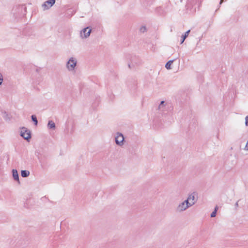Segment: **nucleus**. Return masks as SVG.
<instances>
[{
	"label": "nucleus",
	"instance_id": "1",
	"mask_svg": "<svg viewBox=\"0 0 248 248\" xmlns=\"http://www.w3.org/2000/svg\"><path fill=\"white\" fill-rule=\"evenodd\" d=\"M195 202H189L187 201H185L184 202L180 203L176 208L177 212H181L185 211L189 207L192 206L195 204Z\"/></svg>",
	"mask_w": 248,
	"mask_h": 248
},
{
	"label": "nucleus",
	"instance_id": "2",
	"mask_svg": "<svg viewBox=\"0 0 248 248\" xmlns=\"http://www.w3.org/2000/svg\"><path fill=\"white\" fill-rule=\"evenodd\" d=\"M202 1L203 0H188L187 6L188 8L190 7L194 8L195 10L197 7L199 9Z\"/></svg>",
	"mask_w": 248,
	"mask_h": 248
},
{
	"label": "nucleus",
	"instance_id": "3",
	"mask_svg": "<svg viewBox=\"0 0 248 248\" xmlns=\"http://www.w3.org/2000/svg\"><path fill=\"white\" fill-rule=\"evenodd\" d=\"M20 136L25 140H29L31 138V131L25 127L21 129Z\"/></svg>",
	"mask_w": 248,
	"mask_h": 248
},
{
	"label": "nucleus",
	"instance_id": "4",
	"mask_svg": "<svg viewBox=\"0 0 248 248\" xmlns=\"http://www.w3.org/2000/svg\"><path fill=\"white\" fill-rule=\"evenodd\" d=\"M77 60L76 59L71 57L67 62L66 67L69 71H72L74 69L77 65Z\"/></svg>",
	"mask_w": 248,
	"mask_h": 248
},
{
	"label": "nucleus",
	"instance_id": "5",
	"mask_svg": "<svg viewBox=\"0 0 248 248\" xmlns=\"http://www.w3.org/2000/svg\"><path fill=\"white\" fill-rule=\"evenodd\" d=\"M92 29L89 27L83 29L80 32V36L82 38H87L91 34Z\"/></svg>",
	"mask_w": 248,
	"mask_h": 248
},
{
	"label": "nucleus",
	"instance_id": "6",
	"mask_svg": "<svg viewBox=\"0 0 248 248\" xmlns=\"http://www.w3.org/2000/svg\"><path fill=\"white\" fill-rule=\"evenodd\" d=\"M124 140V138L122 134L117 133V136L115 137V142L118 145H122L123 144V141Z\"/></svg>",
	"mask_w": 248,
	"mask_h": 248
},
{
	"label": "nucleus",
	"instance_id": "7",
	"mask_svg": "<svg viewBox=\"0 0 248 248\" xmlns=\"http://www.w3.org/2000/svg\"><path fill=\"white\" fill-rule=\"evenodd\" d=\"M55 3V0H48L45 1L42 5L44 10L49 9Z\"/></svg>",
	"mask_w": 248,
	"mask_h": 248
},
{
	"label": "nucleus",
	"instance_id": "8",
	"mask_svg": "<svg viewBox=\"0 0 248 248\" xmlns=\"http://www.w3.org/2000/svg\"><path fill=\"white\" fill-rule=\"evenodd\" d=\"M12 174L14 180L19 182V176L17 170L13 169L12 170Z\"/></svg>",
	"mask_w": 248,
	"mask_h": 248
},
{
	"label": "nucleus",
	"instance_id": "9",
	"mask_svg": "<svg viewBox=\"0 0 248 248\" xmlns=\"http://www.w3.org/2000/svg\"><path fill=\"white\" fill-rule=\"evenodd\" d=\"M196 194V193L195 192H193L192 193L189 194L186 201H187L189 202H195V195Z\"/></svg>",
	"mask_w": 248,
	"mask_h": 248
},
{
	"label": "nucleus",
	"instance_id": "10",
	"mask_svg": "<svg viewBox=\"0 0 248 248\" xmlns=\"http://www.w3.org/2000/svg\"><path fill=\"white\" fill-rule=\"evenodd\" d=\"M190 31V30H188V31H186L185 33V34L182 36V37H181L182 38H181V44H182L184 42L186 38L188 36Z\"/></svg>",
	"mask_w": 248,
	"mask_h": 248
},
{
	"label": "nucleus",
	"instance_id": "11",
	"mask_svg": "<svg viewBox=\"0 0 248 248\" xmlns=\"http://www.w3.org/2000/svg\"><path fill=\"white\" fill-rule=\"evenodd\" d=\"M165 101H162L158 106V109L161 111H164L165 110Z\"/></svg>",
	"mask_w": 248,
	"mask_h": 248
},
{
	"label": "nucleus",
	"instance_id": "12",
	"mask_svg": "<svg viewBox=\"0 0 248 248\" xmlns=\"http://www.w3.org/2000/svg\"><path fill=\"white\" fill-rule=\"evenodd\" d=\"M21 175L23 177H28L30 175V171L27 170H22L21 172Z\"/></svg>",
	"mask_w": 248,
	"mask_h": 248
},
{
	"label": "nucleus",
	"instance_id": "13",
	"mask_svg": "<svg viewBox=\"0 0 248 248\" xmlns=\"http://www.w3.org/2000/svg\"><path fill=\"white\" fill-rule=\"evenodd\" d=\"M47 126L49 129H54L55 128V124L52 121H49Z\"/></svg>",
	"mask_w": 248,
	"mask_h": 248
},
{
	"label": "nucleus",
	"instance_id": "14",
	"mask_svg": "<svg viewBox=\"0 0 248 248\" xmlns=\"http://www.w3.org/2000/svg\"><path fill=\"white\" fill-rule=\"evenodd\" d=\"M173 60H170L169 62H168L165 65V67L167 69H171L170 66H171V64L173 63Z\"/></svg>",
	"mask_w": 248,
	"mask_h": 248
},
{
	"label": "nucleus",
	"instance_id": "15",
	"mask_svg": "<svg viewBox=\"0 0 248 248\" xmlns=\"http://www.w3.org/2000/svg\"><path fill=\"white\" fill-rule=\"evenodd\" d=\"M217 209H218V207L217 206H216L215 208L214 211L211 214V217H216Z\"/></svg>",
	"mask_w": 248,
	"mask_h": 248
},
{
	"label": "nucleus",
	"instance_id": "16",
	"mask_svg": "<svg viewBox=\"0 0 248 248\" xmlns=\"http://www.w3.org/2000/svg\"><path fill=\"white\" fill-rule=\"evenodd\" d=\"M31 120L34 123L35 125H37L38 123L37 119L35 115H32L31 116Z\"/></svg>",
	"mask_w": 248,
	"mask_h": 248
},
{
	"label": "nucleus",
	"instance_id": "17",
	"mask_svg": "<svg viewBox=\"0 0 248 248\" xmlns=\"http://www.w3.org/2000/svg\"><path fill=\"white\" fill-rule=\"evenodd\" d=\"M140 31L141 32H144L146 31V28L145 26H142L141 27V28H140Z\"/></svg>",
	"mask_w": 248,
	"mask_h": 248
},
{
	"label": "nucleus",
	"instance_id": "18",
	"mask_svg": "<svg viewBox=\"0 0 248 248\" xmlns=\"http://www.w3.org/2000/svg\"><path fill=\"white\" fill-rule=\"evenodd\" d=\"M3 81V76L2 74L0 73V85L2 84Z\"/></svg>",
	"mask_w": 248,
	"mask_h": 248
},
{
	"label": "nucleus",
	"instance_id": "19",
	"mask_svg": "<svg viewBox=\"0 0 248 248\" xmlns=\"http://www.w3.org/2000/svg\"><path fill=\"white\" fill-rule=\"evenodd\" d=\"M245 124L246 126H248V115L245 118Z\"/></svg>",
	"mask_w": 248,
	"mask_h": 248
},
{
	"label": "nucleus",
	"instance_id": "20",
	"mask_svg": "<svg viewBox=\"0 0 248 248\" xmlns=\"http://www.w3.org/2000/svg\"><path fill=\"white\" fill-rule=\"evenodd\" d=\"M244 150L246 151H248V140L245 147Z\"/></svg>",
	"mask_w": 248,
	"mask_h": 248
},
{
	"label": "nucleus",
	"instance_id": "21",
	"mask_svg": "<svg viewBox=\"0 0 248 248\" xmlns=\"http://www.w3.org/2000/svg\"><path fill=\"white\" fill-rule=\"evenodd\" d=\"M238 202H236L235 204V206L236 207H238Z\"/></svg>",
	"mask_w": 248,
	"mask_h": 248
},
{
	"label": "nucleus",
	"instance_id": "22",
	"mask_svg": "<svg viewBox=\"0 0 248 248\" xmlns=\"http://www.w3.org/2000/svg\"><path fill=\"white\" fill-rule=\"evenodd\" d=\"M223 1H224V0H220V4H221Z\"/></svg>",
	"mask_w": 248,
	"mask_h": 248
},
{
	"label": "nucleus",
	"instance_id": "23",
	"mask_svg": "<svg viewBox=\"0 0 248 248\" xmlns=\"http://www.w3.org/2000/svg\"><path fill=\"white\" fill-rule=\"evenodd\" d=\"M128 67H129V68H131V66H130V64H128Z\"/></svg>",
	"mask_w": 248,
	"mask_h": 248
},
{
	"label": "nucleus",
	"instance_id": "24",
	"mask_svg": "<svg viewBox=\"0 0 248 248\" xmlns=\"http://www.w3.org/2000/svg\"><path fill=\"white\" fill-rule=\"evenodd\" d=\"M180 2H182V0H179Z\"/></svg>",
	"mask_w": 248,
	"mask_h": 248
}]
</instances>
